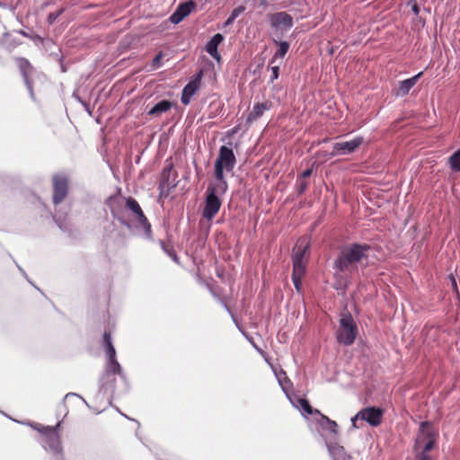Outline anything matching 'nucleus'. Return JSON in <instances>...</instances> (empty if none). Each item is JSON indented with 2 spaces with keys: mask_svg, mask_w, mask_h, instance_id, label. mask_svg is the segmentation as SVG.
Listing matches in <instances>:
<instances>
[{
  "mask_svg": "<svg viewBox=\"0 0 460 460\" xmlns=\"http://www.w3.org/2000/svg\"><path fill=\"white\" fill-rule=\"evenodd\" d=\"M270 67L272 72V75L270 77V82H273L274 80H276L279 77V67L278 66H271L270 64Z\"/></svg>",
  "mask_w": 460,
  "mask_h": 460,
  "instance_id": "obj_31",
  "label": "nucleus"
},
{
  "mask_svg": "<svg viewBox=\"0 0 460 460\" xmlns=\"http://www.w3.org/2000/svg\"><path fill=\"white\" fill-rule=\"evenodd\" d=\"M55 18H56V17H55V16H53V14H52V13H50V14L49 15V19L50 21H53Z\"/></svg>",
  "mask_w": 460,
  "mask_h": 460,
  "instance_id": "obj_35",
  "label": "nucleus"
},
{
  "mask_svg": "<svg viewBox=\"0 0 460 460\" xmlns=\"http://www.w3.org/2000/svg\"><path fill=\"white\" fill-rule=\"evenodd\" d=\"M103 343H104L105 348L110 347V345H112L111 335L108 332H105L103 334Z\"/></svg>",
  "mask_w": 460,
  "mask_h": 460,
  "instance_id": "obj_32",
  "label": "nucleus"
},
{
  "mask_svg": "<svg viewBox=\"0 0 460 460\" xmlns=\"http://www.w3.org/2000/svg\"><path fill=\"white\" fill-rule=\"evenodd\" d=\"M121 370L119 363L109 365L100 380V392L104 394L111 395L116 386V374H119Z\"/></svg>",
  "mask_w": 460,
  "mask_h": 460,
  "instance_id": "obj_8",
  "label": "nucleus"
},
{
  "mask_svg": "<svg viewBox=\"0 0 460 460\" xmlns=\"http://www.w3.org/2000/svg\"><path fill=\"white\" fill-rule=\"evenodd\" d=\"M163 250L174 261H178V257L172 247L167 245L164 242L161 241Z\"/></svg>",
  "mask_w": 460,
  "mask_h": 460,
  "instance_id": "obj_26",
  "label": "nucleus"
},
{
  "mask_svg": "<svg viewBox=\"0 0 460 460\" xmlns=\"http://www.w3.org/2000/svg\"><path fill=\"white\" fill-rule=\"evenodd\" d=\"M224 37L220 33L215 34L207 43L206 50L214 58L219 60L220 57L217 52L218 45L223 41Z\"/></svg>",
  "mask_w": 460,
  "mask_h": 460,
  "instance_id": "obj_19",
  "label": "nucleus"
},
{
  "mask_svg": "<svg viewBox=\"0 0 460 460\" xmlns=\"http://www.w3.org/2000/svg\"><path fill=\"white\" fill-rule=\"evenodd\" d=\"M304 275L305 274H296L294 271L292 272V280H293L296 289L298 292H300V290H301V286H302L301 280H302V278L304 277Z\"/></svg>",
  "mask_w": 460,
  "mask_h": 460,
  "instance_id": "obj_28",
  "label": "nucleus"
},
{
  "mask_svg": "<svg viewBox=\"0 0 460 460\" xmlns=\"http://www.w3.org/2000/svg\"><path fill=\"white\" fill-rule=\"evenodd\" d=\"M312 172H313L312 169H307V170L304 171L298 178L305 180V178L311 176Z\"/></svg>",
  "mask_w": 460,
  "mask_h": 460,
  "instance_id": "obj_33",
  "label": "nucleus"
},
{
  "mask_svg": "<svg viewBox=\"0 0 460 460\" xmlns=\"http://www.w3.org/2000/svg\"><path fill=\"white\" fill-rule=\"evenodd\" d=\"M272 107V102L269 100L263 102H257L253 105L252 110L248 114L247 122H252L260 119L265 111H270Z\"/></svg>",
  "mask_w": 460,
  "mask_h": 460,
  "instance_id": "obj_14",
  "label": "nucleus"
},
{
  "mask_svg": "<svg viewBox=\"0 0 460 460\" xmlns=\"http://www.w3.org/2000/svg\"><path fill=\"white\" fill-rule=\"evenodd\" d=\"M299 403L302 409L308 414H317L320 415L321 411L319 410H314L309 402L306 399H300Z\"/></svg>",
  "mask_w": 460,
  "mask_h": 460,
  "instance_id": "obj_25",
  "label": "nucleus"
},
{
  "mask_svg": "<svg viewBox=\"0 0 460 460\" xmlns=\"http://www.w3.org/2000/svg\"><path fill=\"white\" fill-rule=\"evenodd\" d=\"M319 416L321 417L319 423L323 429H328L331 432H332L333 434L338 433V424L336 423V421L329 419L327 416L323 415V413H321Z\"/></svg>",
  "mask_w": 460,
  "mask_h": 460,
  "instance_id": "obj_21",
  "label": "nucleus"
},
{
  "mask_svg": "<svg viewBox=\"0 0 460 460\" xmlns=\"http://www.w3.org/2000/svg\"><path fill=\"white\" fill-rule=\"evenodd\" d=\"M363 143V137H358L349 141L338 142L333 145L332 155H349L358 149Z\"/></svg>",
  "mask_w": 460,
  "mask_h": 460,
  "instance_id": "obj_12",
  "label": "nucleus"
},
{
  "mask_svg": "<svg viewBox=\"0 0 460 460\" xmlns=\"http://www.w3.org/2000/svg\"><path fill=\"white\" fill-rule=\"evenodd\" d=\"M228 189L227 183H209L206 190L205 205L202 210V217L207 220H212L218 213L222 200L219 196L224 195Z\"/></svg>",
  "mask_w": 460,
  "mask_h": 460,
  "instance_id": "obj_3",
  "label": "nucleus"
},
{
  "mask_svg": "<svg viewBox=\"0 0 460 460\" xmlns=\"http://www.w3.org/2000/svg\"><path fill=\"white\" fill-rule=\"evenodd\" d=\"M126 208L131 211L138 224L144 228L147 236L151 235V225L145 216L138 202L132 197L126 199Z\"/></svg>",
  "mask_w": 460,
  "mask_h": 460,
  "instance_id": "obj_11",
  "label": "nucleus"
},
{
  "mask_svg": "<svg viewBox=\"0 0 460 460\" xmlns=\"http://www.w3.org/2000/svg\"><path fill=\"white\" fill-rule=\"evenodd\" d=\"M16 63H17V66H18V67L20 69V72H21V74H22V75L23 77L25 84L27 85V87L30 90H31L32 89V84H31V82L30 80V75H31V74L33 71V66L29 62V60L24 58H16Z\"/></svg>",
  "mask_w": 460,
  "mask_h": 460,
  "instance_id": "obj_15",
  "label": "nucleus"
},
{
  "mask_svg": "<svg viewBox=\"0 0 460 460\" xmlns=\"http://www.w3.org/2000/svg\"><path fill=\"white\" fill-rule=\"evenodd\" d=\"M236 158L232 148L222 146L214 164V174L217 183H227L224 172H232L235 166Z\"/></svg>",
  "mask_w": 460,
  "mask_h": 460,
  "instance_id": "obj_4",
  "label": "nucleus"
},
{
  "mask_svg": "<svg viewBox=\"0 0 460 460\" xmlns=\"http://www.w3.org/2000/svg\"><path fill=\"white\" fill-rule=\"evenodd\" d=\"M310 243L306 237L298 239L292 255L293 271L296 274H305L309 259Z\"/></svg>",
  "mask_w": 460,
  "mask_h": 460,
  "instance_id": "obj_5",
  "label": "nucleus"
},
{
  "mask_svg": "<svg viewBox=\"0 0 460 460\" xmlns=\"http://www.w3.org/2000/svg\"><path fill=\"white\" fill-rule=\"evenodd\" d=\"M371 246L367 243H351L345 246L334 261V268L340 272H353L357 264L367 260Z\"/></svg>",
  "mask_w": 460,
  "mask_h": 460,
  "instance_id": "obj_1",
  "label": "nucleus"
},
{
  "mask_svg": "<svg viewBox=\"0 0 460 460\" xmlns=\"http://www.w3.org/2000/svg\"><path fill=\"white\" fill-rule=\"evenodd\" d=\"M245 11V7L243 5H239L237 7H235L230 16L227 18V20L225 22V26H229L231 25L234 20L240 15L242 14L243 12Z\"/></svg>",
  "mask_w": 460,
  "mask_h": 460,
  "instance_id": "obj_24",
  "label": "nucleus"
},
{
  "mask_svg": "<svg viewBox=\"0 0 460 460\" xmlns=\"http://www.w3.org/2000/svg\"><path fill=\"white\" fill-rule=\"evenodd\" d=\"M340 325L341 327L336 336L338 342L346 346L353 344L358 333V328L349 313L341 314Z\"/></svg>",
  "mask_w": 460,
  "mask_h": 460,
  "instance_id": "obj_6",
  "label": "nucleus"
},
{
  "mask_svg": "<svg viewBox=\"0 0 460 460\" xmlns=\"http://www.w3.org/2000/svg\"><path fill=\"white\" fill-rule=\"evenodd\" d=\"M452 281H453V285L456 286V279L454 278L452 279Z\"/></svg>",
  "mask_w": 460,
  "mask_h": 460,
  "instance_id": "obj_37",
  "label": "nucleus"
},
{
  "mask_svg": "<svg viewBox=\"0 0 460 460\" xmlns=\"http://www.w3.org/2000/svg\"><path fill=\"white\" fill-rule=\"evenodd\" d=\"M270 23L273 27H278L282 24L290 28L293 25V21L289 14L285 12H280L271 15Z\"/></svg>",
  "mask_w": 460,
  "mask_h": 460,
  "instance_id": "obj_18",
  "label": "nucleus"
},
{
  "mask_svg": "<svg viewBox=\"0 0 460 460\" xmlns=\"http://www.w3.org/2000/svg\"><path fill=\"white\" fill-rule=\"evenodd\" d=\"M384 414V409L369 406L361 409L357 413V418H360V420L367 422L372 427H377L382 423Z\"/></svg>",
  "mask_w": 460,
  "mask_h": 460,
  "instance_id": "obj_10",
  "label": "nucleus"
},
{
  "mask_svg": "<svg viewBox=\"0 0 460 460\" xmlns=\"http://www.w3.org/2000/svg\"><path fill=\"white\" fill-rule=\"evenodd\" d=\"M296 186H297V192L299 194H302L305 191V190L308 187V182L305 179H299L296 180Z\"/></svg>",
  "mask_w": 460,
  "mask_h": 460,
  "instance_id": "obj_29",
  "label": "nucleus"
},
{
  "mask_svg": "<svg viewBox=\"0 0 460 460\" xmlns=\"http://www.w3.org/2000/svg\"><path fill=\"white\" fill-rule=\"evenodd\" d=\"M413 11H414L416 13H418L419 10H418V7H417L416 5L413 7Z\"/></svg>",
  "mask_w": 460,
  "mask_h": 460,
  "instance_id": "obj_36",
  "label": "nucleus"
},
{
  "mask_svg": "<svg viewBox=\"0 0 460 460\" xmlns=\"http://www.w3.org/2000/svg\"><path fill=\"white\" fill-rule=\"evenodd\" d=\"M200 86L199 77L188 83L181 93V102L184 105H188L190 102V98L197 93Z\"/></svg>",
  "mask_w": 460,
  "mask_h": 460,
  "instance_id": "obj_16",
  "label": "nucleus"
},
{
  "mask_svg": "<svg viewBox=\"0 0 460 460\" xmlns=\"http://www.w3.org/2000/svg\"><path fill=\"white\" fill-rule=\"evenodd\" d=\"M448 163L453 171L460 172V148L448 158Z\"/></svg>",
  "mask_w": 460,
  "mask_h": 460,
  "instance_id": "obj_23",
  "label": "nucleus"
},
{
  "mask_svg": "<svg viewBox=\"0 0 460 460\" xmlns=\"http://www.w3.org/2000/svg\"><path fill=\"white\" fill-rule=\"evenodd\" d=\"M279 44V49L276 51V53L274 54V57L273 58L270 60V65H272L276 58H284L285 55L288 53V49H289V43L287 42V41H280V42H277Z\"/></svg>",
  "mask_w": 460,
  "mask_h": 460,
  "instance_id": "obj_22",
  "label": "nucleus"
},
{
  "mask_svg": "<svg viewBox=\"0 0 460 460\" xmlns=\"http://www.w3.org/2000/svg\"><path fill=\"white\" fill-rule=\"evenodd\" d=\"M59 427L60 422H58L55 427L43 426L40 423H35L32 425V428L41 435L43 442L55 452L60 449L61 445L60 436L58 432V429Z\"/></svg>",
  "mask_w": 460,
  "mask_h": 460,
  "instance_id": "obj_7",
  "label": "nucleus"
},
{
  "mask_svg": "<svg viewBox=\"0 0 460 460\" xmlns=\"http://www.w3.org/2000/svg\"><path fill=\"white\" fill-rule=\"evenodd\" d=\"M164 57V54L163 52H159L153 59L152 61V66L153 68H158L159 66H161V64H162V58Z\"/></svg>",
  "mask_w": 460,
  "mask_h": 460,
  "instance_id": "obj_30",
  "label": "nucleus"
},
{
  "mask_svg": "<svg viewBox=\"0 0 460 460\" xmlns=\"http://www.w3.org/2000/svg\"><path fill=\"white\" fill-rule=\"evenodd\" d=\"M172 107V103L170 101L163 100L156 103L153 108H151L148 111V115L150 116H159L162 113H164L171 110Z\"/></svg>",
  "mask_w": 460,
  "mask_h": 460,
  "instance_id": "obj_20",
  "label": "nucleus"
},
{
  "mask_svg": "<svg viewBox=\"0 0 460 460\" xmlns=\"http://www.w3.org/2000/svg\"><path fill=\"white\" fill-rule=\"evenodd\" d=\"M360 420V418H357V414L351 418V425L354 429H359L360 426L358 425V421Z\"/></svg>",
  "mask_w": 460,
  "mask_h": 460,
  "instance_id": "obj_34",
  "label": "nucleus"
},
{
  "mask_svg": "<svg viewBox=\"0 0 460 460\" xmlns=\"http://www.w3.org/2000/svg\"><path fill=\"white\" fill-rule=\"evenodd\" d=\"M54 205L60 204L67 197L69 190V179L64 174H55L52 177Z\"/></svg>",
  "mask_w": 460,
  "mask_h": 460,
  "instance_id": "obj_9",
  "label": "nucleus"
},
{
  "mask_svg": "<svg viewBox=\"0 0 460 460\" xmlns=\"http://www.w3.org/2000/svg\"><path fill=\"white\" fill-rule=\"evenodd\" d=\"M438 432L431 423L423 421L420 423L419 432L415 438L414 452L416 460H430L429 452L436 446Z\"/></svg>",
  "mask_w": 460,
  "mask_h": 460,
  "instance_id": "obj_2",
  "label": "nucleus"
},
{
  "mask_svg": "<svg viewBox=\"0 0 460 460\" xmlns=\"http://www.w3.org/2000/svg\"><path fill=\"white\" fill-rule=\"evenodd\" d=\"M196 2L189 0L180 4L173 13L170 16L171 22L178 24L196 8Z\"/></svg>",
  "mask_w": 460,
  "mask_h": 460,
  "instance_id": "obj_13",
  "label": "nucleus"
},
{
  "mask_svg": "<svg viewBox=\"0 0 460 460\" xmlns=\"http://www.w3.org/2000/svg\"><path fill=\"white\" fill-rule=\"evenodd\" d=\"M106 353L109 357V365H112V363H119L117 360H116V351H115V349L113 347V345H110V347H106Z\"/></svg>",
  "mask_w": 460,
  "mask_h": 460,
  "instance_id": "obj_27",
  "label": "nucleus"
},
{
  "mask_svg": "<svg viewBox=\"0 0 460 460\" xmlns=\"http://www.w3.org/2000/svg\"><path fill=\"white\" fill-rule=\"evenodd\" d=\"M422 75H423V72H420L416 75L400 82L399 87L397 88V91H396V95L404 96V95L408 94L410 90L416 84L417 81Z\"/></svg>",
  "mask_w": 460,
  "mask_h": 460,
  "instance_id": "obj_17",
  "label": "nucleus"
}]
</instances>
